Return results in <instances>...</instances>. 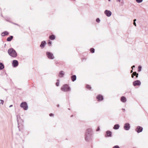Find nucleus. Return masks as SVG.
I'll use <instances>...</instances> for the list:
<instances>
[{
	"instance_id": "9",
	"label": "nucleus",
	"mask_w": 148,
	"mask_h": 148,
	"mask_svg": "<svg viewBox=\"0 0 148 148\" xmlns=\"http://www.w3.org/2000/svg\"><path fill=\"white\" fill-rule=\"evenodd\" d=\"M104 13L108 17L110 16L112 14L110 10H106L104 11Z\"/></svg>"
},
{
	"instance_id": "34",
	"label": "nucleus",
	"mask_w": 148,
	"mask_h": 148,
	"mask_svg": "<svg viewBox=\"0 0 148 148\" xmlns=\"http://www.w3.org/2000/svg\"><path fill=\"white\" fill-rule=\"evenodd\" d=\"M99 130H100L99 127H98V128H97V129L96 130V131H99Z\"/></svg>"
},
{
	"instance_id": "39",
	"label": "nucleus",
	"mask_w": 148,
	"mask_h": 148,
	"mask_svg": "<svg viewBox=\"0 0 148 148\" xmlns=\"http://www.w3.org/2000/svg\"><path fill=\"white\" fill-rule=\"evenodd\" d=\"M12 106H12V105H10V106L9 107H10H10H12Z\"/></svg>"
},
{
	"instance_id": "35",
	"label": "nucleus",
	"mask_w": 148,
	"mask_h": 148,
	"mask_svg": "<svg viewBox=\"0 0 148 148\" xmlns=\"http://www.w3.org/2000/svg\"><path fill=\"white\" fill-rule=\"evenodd\" d=\"M138 73H137L136 72V75H135L136 76V77H138Z\"/></svg>"
},
{
	"instance_id": "6",
	"label": "nucleus",
	"mask_w": 148,
	"mask_h": 148,
	"mask_svg": "<svg viewBox=\"0 0 148 148\" xmlns=\"http://www.w3.org/2000/svg\"><path fill=\"white\" fill-rule=\"evenodd\" d=\"M130 124L128 123H125L124 126V128L126 130H128L130 128Z\"/></svg>"
},
{
	"instance_id": "32",
	"label": "nucleus",
	"mask_w": 148,
	"mask_h": 148,
	"mask_svg": "<svg viewBox=\"0 0 148 148\" xmlns=\"http://www.w3.org/2000/svg\"><path fill=\"white\" fill-rule=\"evenodd\" d=\"M0 101H1L0 103L1 104H3L4 103V101L3 100H2L1 99L0 100Z\"/></svg>"
},
{
	"instance_id": "11",
	"label": "nucleus",
	"mask_w": 148,
	"mask_h": 148,
	"mask_svg": "<svg viewBox=\"0 0 148 148\" xmlns=\"http://www.w3.org/2000/svg\"><path fill=\"white\" fill-rule=\"evenodd\" d=\"M97 99L99 101H101L103 100V96L101 95H99L97 96Z\"/></svg>"
},
{
	"instance_id": "18",
	"label": "nucleus",
	"mask_w": 148,
	"mask_h": 148,
	"mask_svg": "<svg viewBox=\"0 0 148 148\" xmlns=\"http://www.w3.org/2000/svg\"><path fill=\"white\" fill-rule=\"evenodd\" d=\"M120 127L119 125L118 124L115 125L113 127V129L114 130H118Z\"/></svg>"
},
{
	"instance_id": "21",
	"label": "nucleus",
	"mask_w": 148,
	"mask_h": 148,
	"mask_svg": "<svg viewBox=\"0 0 148 148\" xmlns=\"http://www.w3.org/2000/svg\"><path fill=\"white\" fill-rule=\"evenodd\" d=\"M49 38L51 40H53L55 39V36L53 35H51L49 36Z\"/></svg>"
},
{
	"instance_id": "15",
	"label": "nucleus",
	"mask_w": 148,
	"mask_h": 148,
	"mask_svg": "<svg viewBox=\"0 0 148 148\" xmlns=\"http://www.w3.org/2000/svg\"><path fill=\"white\" fill-rule=\"evenodd\" d=\"M121 100L123 102L125 103L126 102L127 100L125 97L122 96L121 97Z\"/></svg>"
},
{
	"instance_id": "38",
	"label": "nucleus",
	"mask_w": 148,
	"mask_h": 148,
	"mask_svg": "<svg viewBox=\"0 0 148 148\" xmlns=\"http://www.w3.org/2000/svg\"><path fill=\"white\" fill-rule=\"evenodd\" d=\"M116 1L120 2L121 1V0H116Z\"/></svg>"
},
{
	"instance_id": "5",
	"label": "nucleus",
	"mask_w": 148,
	"mask_h": 148,
	"mask_svg": "<svg viewBox=\"0 0 148 148\" xmlns=\"http://www.w3.org/2000/svg\"><path fill=\"white\" fill-rule=\"evenodd\" d=\"M46 54L48 58L50 59H53L54 58L53 54L49 52H47Z\"/></svg>"
},
{
	"instance_id": "37",
	"label": "nucleus",
	"mask_w": 148,
	"mask_h": 148,
	"mask_svg": "<svg viewBox=\"0 0 148 148\" xmlns=\"http://www.w3.org/2000/svg\"><path fill=\"white\" fill-rule=\"evenodd\" d=\"M135 66L134 65H133V66L132 67V69H133V68H134L135 67Z\"/></svg>"
},
{
	"instance_id": "40",
	"label": "nucleus",
	"mask_w": 148,
	"mask_h": 148,
	"mask_svg": "<svg viewBox=\"0 0 148 148\" xmlns=\"http://www.w3.org/2000/svg\"><path fill=\"white\" fill-rule=\"evenodd\" d=\"M136 21V19H134V22H135V21Z\"/></svg>"
},
{
	"instance_id": "36",
	"label": "nucleus",
	"mask_w": 148,
	"mask_h": 148,
	"mask_svg": "<svg viewBox=\"0 0 148 148\" xmlns=\"http://www.w3.org/2000/svg\"><path fill=\"white\" fill-rule=\"evenodd\" d=\"M133 24L135 26H136V24L135 22H134Z\"/></svg>"
},
{
	"instance_id": "16",
	"label": "nucleus",
	"mask_w": 148,
	"mask_h": 148,
	"mask_svg": "<svg viewBox=\"0 0 148 148\" xmlns=\"http://www.w3.org/2000/svg\"><path fill=\"white\" fill-rule=\"evenodd\" d=\"M64 73L63 71H60L59 72V77H63L64 75Z\"/></svg>"
},
{
	"instance_id": "24",
	"label": "nucleus",
	"mask_w": 148,
	"mask_h": 148,
	"mask_svg": "<svg viewBox=\"0 0 148 148\" xmlns=\"http://www.w3.org/2000/svg\"><path fill=\"white\" fill-rule=\"evenodd\" d=\"M86 88H87V89H88L90 90L91 88V87L90 86V85H86Z\"/></svg>"
},
{
	"instance_id": "8",
	"label": "nucleus",
	"mask_w": 148,
	"mask_h": 148,
	"mask_svg": "<svg viewBox=\"0 0 148 148\" xmlns=\"http://www.w3.org/2000/svg\"><path fill=\"white\" fill-rule=\"evenodd\" d=\"M143 130V128L141 127L138 126L135 129V130L138 133L142 132Z\"/></svg>"
},
{
	"instance_id": "7",
	"label": "nucleus",
	"mask_w": 148,
	"mask_h": 148,
	"mask_svg": "<svg viewBox=\"0 0 148 148\" xmlns=\"http://www.w3.org/2000/svg\"><path fill=\"white\" fill-rule=\"evenodd\" d=\"M133 84L134 86H140L141 84V82L139 80H137L134 81L133 83Z\"/></svg>"
},
{
	"instance_id": "30",
	"label": "nucleus",
	"mask_w": 148,
	"mask_h": 148,
	"mask_svg": "<svg viewBox=\"0 0 148 148\" xmlns=\"http://www.w3.org/2000/svg\"><path fill=\"white\" fill-rule=\"evenodd\" d=\"M113 148H119L118 145H116L114 146Z\"/></svg>"
},
{
	"instance_id": "22",
	"label": "nucleus",
	"mask_w": 148,
	"mask_h": 148,
	"mask_svg": "<svg viewBox=\"0 0 148 148\" xmlns=\"http://www.w3.org/2000/svg\"><path fill=\"white\" fill-rule=\"evenodd\" d=\"M4 67V64L2 63H0V70L3 69Z\"/></svg>"
},
{
	"instance_id": "31",
	"label": "nucleus",
	"mask_w": 148,
	"mask_h": 148,
	"mask_svg": "<svg viewBox=\"0 0 148 148\" xmlns=\"http://www.w3.org/2000/svg\"><path fill=\"white\" fill-rule=\"evenodd\" d=\"M51 42L50 41H49V42H48V44L50 46L51 45Z\"/></svg>"
},
{
	"instance_id": "12",
	"label": "nucleus",
	"mask_w": 148,
	"mask_h": 148,
	"mask_svg": "<svg viewBox=\"0 0 148 148\" xmlns=\"http://www.w3.org/2000/svg\"><path fill=\"white\" fill-rule=\"evenodd\" d=\"M112 136V132L109 131H107L106 132V137H111Z\"/></svg>"
},
{
	"instance_id": "25",
	"label": "nucleus",
	"mask_w": 148,
	"mask_h": 148,
	"mask_svg": "<svg viewBox=\"0 0 148 148\" xmlns=\"http://www.w3.org/2000/svg\"><path fill=\"white\" fill-rule=\"evenodd\" d=\"M90 51L92 53H94L95 52V49L93 48H92L90 49Z\"/></svg>"
},
{
	"instance_id": "43",
	"label": "nucleus",
	"mask_w": 148,
	"mask_h": 148,
	"mask_svg": "<svg viewBox=\"0 0 148 148\" xmlns=\"http://www.w3.org/2000/svg\"><path fill=\"white\" fill-rule=\"evenodd\" d=\"M57 107H59V105L58 104L57 105Z\"/></svg>"
},
{
	"instance_id": "45",
	"label": "nucleus",
	"mask_w": 148,
	"mask_h": 148,
	"mask_svg": "<svg viewBox=\"0 0 148 148\" xmlns=\"http://www.w3.org/2000/svg\"><path fill=\"white\" fill-rule=\"evenodd\" d=\"M108 1H110L111 0H108Z\"/></svg>"
},
{
	"instance_id": "27",
	"label": "nucleus",
	"mask_w": 148,
	"mask_h": 148,
	"mask_svg": "<svg viewBox=\"0 0 148 148\" xmlns=\"http://www.w3.org/2000/svg\"><path fill=\"white\" fill-rule=\"evenodd\" d=\"M96 21L97 23H99L100 22V19H99V18H97L96 19Z\"/></svg>"
},
{
	"instance_id": "23",
	"label": "nucleus",
	"mask_w": 148,
	"mask_h": 148,
	"mask_svg": "<svg viewBox=\"0 0 148 148\" xmlns=\"http://www.w3.org/2000/svg\"><path fill=\"white\" fill-rule=\"evenodd\" d=\"M142 68V67L140 65L139 66H138V72H140L141 71V69Z\"/></svg>"
},
{
	"instance_id": "41",
	"label": "nucleus",
	"mask_w": 148,
	"mask_h": 148,
	"mask_svg": "<svg viewBox=\"0 0 148 148\" xmlns=\"http://www.w3.org/2000/svg\"><path fill=\"white\" fill-rule=\"evenodd\" d=\"M132 72H133V70H132L131 71L130 73H132Z\"/></svg>"
},
{
	"instance_id": "2",
	"label": "nucleus",
	"mask_w": 148,
	"mask_h": 148,
	"mask_svg": "<svg viewBox=\"0 0 148 148\" xmlns=\"http://www.w3.org/2000/svg\"><path fill=\"white\" fill-rule=\"evenodd\" d=\"M8 53L10 56L13 58H15L17 56L16 52L14 49L12 48H10L8 50Z\"/></svg>"
},
{
	"instance_id": "33",
	"label": "nucleus",
	"mask_w": 148,
	"mask_h": 148,
	"mask_svg": "<svg viewBox=\"0 0 148 148\" xmlns=\"http://www.w3.org/2000/svg\"><path fill=\"white\" fill-rule=\"evenodd\" d=\"M53 114L52 113H51L49 114V115L50 116H53Z\"/></svg>"
},
{
	"instance_id": "46",
	"label": "nucleus",
	"mask_w": 148,
	"mask_h": 148,
	"mask_svg": "<svg viewBox=\"0 0 148 148\" xmlns=\"http://www.w3.org/2000/svg\"><path fill=\"white\" fill-rule=\"evenodd\" d=\"M73 116V115H72L71 116V117H72Z\"/></svg>"
},
{
	"instance_id": "44",
	"label": "nucleus",
	"mask_w": 148,
	"mask_h": 148,
	"mask_svg": "<svg viewBox=\"0 0 148 148\" xmlns=\"http://www.w3.org/2000/svg\"><path fill=\"white\" fill-rule=\"evenodd\" d=\"M123 111H125V109H123Z\"/></svg>"
},
{
	"instance_id": "14",
	"label": "nucleus",
	"mask_w": 148,
	"mask_h": 148,
	"mask_svg": "<svg viewBox=\"0 0 148 148\" xmlns=\"http://www.w3.org/2000/svg\"><path fill=\"white\" fill-rule=\"evenodd\" d=\"M17 121L18 124V127H19V125L20 124V122L21 121L23 122V120L20 119V116H17Z\"/></svg>"
},
{
	"instance_id": "17",
	"label": "nucleus",
	"mask_w": 148,
	"mask_h": 148,
	"mask_svg": "<svg viewBox=\"0 0 148 148\" xmlns=\"http://www.w3.org/2000/svg\"><path fill=\"white\" fill-rule=\"evenodd\" d=\"M9 34V33L7 31H5L3 32L1 34V35L2 36H4L5 35H8Z\"/></svg>"
},
{
	"instance_id": "29",
	"label": "nucleus",
	"mask_w": 148,
	"mask_h": 148,
	"mask_svg": "<svg viewBox=\"0 0 148 148\" xmlns=\"http://www.w3.org/2000/svg\"><path fill=\"white\" fill-rule=\"evenodd\" d=\"M134 73H136V72H134V73H133L131 75V77H132L133 78L134 77Z\"/></svg>"
},
{
	"instance_id": "42",
	"label": "nucleus",
	"mask_w": 148,
	"mask_h": 148,
	"mask_svg": "<svg viewBox=\"0 0 148 148\" xmlns=\"http://www.w3.org/2000/svg\"><path fill=\"white\" fill-rule=\"evenodd\" d=\"M134 76H135V75H136V73H134Z\"/></svg>"
},
{
	"instance_id": "20",
	"label": "nucleus",
	"mask_w": 148,
	"mask_h": 148,
	"mask_svg": "<svg viewBox=\"0 0 148 148\" xmlns=\"http://www.w3.org/2000/svg\"><path fill=\"white\" fill-rule=\"evenodd\" d=\"M13 36H10L8 37L7 39V41H10L13 38Z\"/></svg>"
},
{
	"instance_id": "13",
	"label": "nucleus",
	"mask_w": 148,
	"mask_h": 148,
	"mask_svg": "<svg viewBox=\"0 0 148 148\" xmlns=\"http://www.w3.org/2000/svg\"><path fill=\"white\" fill-rule=\"evenodd\" d=\"M46 44L45 41H43L41 42L40 47L42 49L44 47Z\"/></svg>"
},
{
	"instance_id": "4",
	"label": "nucleus",
	"mask_w": 148,
	"mask_h": 148,
	"mask_svg": "<svg viewBox=\"0 0 148 148\" xmlns=\"http://www.w3.org/2000/svg\"><path fill=\"white\" fill-rule=\"evenodd\" d=\"M20 107L25 110H27L28 108L27 104L26 102H23L21 103L20 105Z\"/></svg>"
},
{
	"instance_id": "10",
	"label": "nucleus",
	"mask_w": 148,
	"mask_h": 148,
	"mask_svg": "<svg viewBox=\"0 0 148 148\" xmlns=\"http://www.w3.org/2000/svg\"><path fill=\"white\" fill-rule=\"evenodd\" d=\"M12 64L13 67H16L18 65V62L17 60H13L12 61Z\"/></svg>"
},
{
	"instance_id": "3",
	"label": "nucleus",
	"mask_w": 148,
	"mask_h": 148,
	"mask_svg": "<svg viewBox=\"0 0 148 148\" xmlns=\"http://www.w3.org/2000/svg\"><path fill=\"white\" fill-rule=\"evenodd\" d=\"M61 90L64 92H67L71 90V88L67 84H65L61 88Z\"/></svg>"
},
{
	"instance_id": "19",
	"label": "nucleus",
	"mask_w": 148,
	"mask_h": 148,
	"mask_svg": "<svg viewBox=\"0 0 148 148\" xmlns=\"http://www.w3.org/2000/svg\"><path fill=\"white\" fill-rule=\"evenodd\" d=\"M71 80L72 81L74 82L75 81L76 79V76L75 75H73L71 76Z\"/></svg>"
},
{
	"instance_id": "1",
	"label": "nucleus",
	"mask_w": 148,
	"mask_h": 148,
	"mask_svg": "<svg viewBox=\"0 0 148 148\" xmlns=\"http://www.w3.org/2000/svg\"><path fill=\"white\" fill-rule=\"evenodd\" d=\"M91 129L90 128L87 129L86 130L85 134V139L86 141H89L91 138Z\"/></svg>"
},
{
	"instance_id": "26",
	"label": "nucleus",
	"mask_w": 148,
	"mask_h": 148,
	"mask_svg": "<svg viewBox=\"0 0 148 148\" xmlns=\"http://www.w3.org/2000/svg\"><path fill=\"white\" fill-rule=\"evenodd\" d=\"M136 1L138 3H140L143 1V0H136Z\"/></svg>"
},
{
	"instance_id": "28",
	"label": "nucleus",
	"mask_w": 148,
	"mask_h": 148,
	"mask_svg": "<svg viewBox=\"0 0 148 148\" xmlns=\"http://www.w3.org/2000/svg\"><path fill=\"white\" fill-rule=\"evenodd\" d=\"M59 80H58V79L57 80V81L58 82H57L56 83V85L57 86H59Z\"/></svg>"
}]
</instances>
